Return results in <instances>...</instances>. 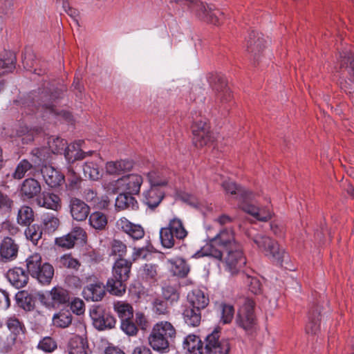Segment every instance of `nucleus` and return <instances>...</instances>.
I'll return each mask as SVG.
<instances>
[{
  "instance_id": "23",
  "label": "nucleus",
  "mask_w": 354,
  "mask_h": 354,
  "mask_svg": "<svg viewBox=\"0 0 354 354\" xmlns=\"http://www.w3.org/2000/svg\"><path fill=\"white\" fill-rule=\"evenodd\" d=\"M118 225L134 241L140 240L145 236V231L141 225L132 223L126 218L120 219L118 221Z\"/></svg>"
},
{
  "instance_id": "28",
  "label": "nucleus",
  "mask_w": 354,
  "mask_h": 354,
  "mask_svg": "<svg viewBox=\"0 0 354 354\" xmlns=\"http://www.w3.org/2000/svg\"><path fill=\"white\" fill-rule=\"evenodd\" d=\"M187 299L191 306L198 309H203L209 304L208 296L199 289H194L189 292Z\"/></svg>"
},
{
  "instance_id": "39",
  "label": "nucleus",
  "mask_w": 354,
  "mask_h": 354,
  "mask_svg": "<svg viewBox=\"0 0 354 354\" xmlns=\"http://www.w3.org/2000/svg\"><path fill=\"white\" fill-rule=\"evenodd\" d=\"M114 310L117 313L121 322L127 319H131L133 315L132 306L124 301H118L114 304Z\"/></svg>"
},
{
  "instance_id": "26",
  "label": "nucleus",
  "mask_w": 354,
  "mask_h": 354,
  "mask_svg": "<svg viewBox=\"0 0 354 354\" xmlns=\"http://www.w3.org/2000/svg\"><path fill=\"white\" fill-rule=\"evenodd\" d=\"M40 183L32 178L25 179L21 183L20 192L21 194L28 199H30L37 196L41 192Z\"/></svg>"
},
{
  "instance_id": "52",
  "label": "nucleus",
  "mask_w": 354,
  "mask_h": 354,
  "mask_svg": "<svg viewBox=\"0 0 354 354\" xmlns=\"http://www.w3.org/2000/svg\"><path fill=\"white\" fill-rule=\"evenodd\" d=\"M152 245H147L141 248L136 250L133 254V259L136 261L139 259H149L152 255Z\"/></svg>"
},
{
  "instance_id": "9",
  "label": "nucleus",
  "mask_w": 354,
  "mask_h": 354,
  "mask_svg": "<svg viewBox=\"0 0 354 354\" xmlns=\"http://www.w3.org/2000/svg\"><path fill=\"white\" fill-rule=\"evenodd\" d=\"M193 143L197 147H202L212 141L209 126L205 120L200 119L194 122L192 126Z\"/></svg>"
},
{
  "instance_id": "7",
  "label": "nucleus",
  "mask_w": 354,
  "mask_h": 354,
  "mask_svg": "<svg viewBox=\"0 0 354 354\" xmlns=\"http://www.w3.org/2000/svg\"><path fill=\"white\" fill-rule=\"evenodd\" d=\"M267 41L263 38L261 32L252 31L247 39L246 50L250 54V58L253 59L254 64L258 63L261 59V55L263 53Z\"/></svg>"
},
{
  "instance_id": "58",
  "label": "nucleus",
  "mask_w": 354,
  "mask_h": 354,
  "mask_svg": "<svg viewBox=\"0 0 354 354\" xmlns=\"http://www.w3.org/2000/svg\"><path fill=\"white\" fill-rule=\"evenodd\" d=\"M43 223L45 227L50 231L55 230L59 226V219L53 215H46L43 218Z\"/></svg>"
},
{
  "instance_id": "47",
  "label": "nucleus",
  "mask_w": 354,
  "mask_h": 354,
  "mask_svg": "<svg viewBox=\"0 0 354 354\" xmlns=\"http://www.w3.org/2000/svg\"><path fill=\"white\" fill-rule=\"evenodd\" d=\"M211 241H216L217 243H233L235 242L234 232L230 230H223L216 234Z\"/></svg>"
},
{
  "instance_id": "15",
  "label": "nucleus",
  "mask_w": 354,
  "mask_h": 354,
  "mask_svg": "<svg viewBox=\"0 0 354 354\" xmlns=\"http://www.w3.org/2000/svg\"><path fill=\"white\" fill-rule=\"evenodd\" d=\"M259 250L274 263L281 266L288 260V254L280 245H259Z\"/></svg>"
},
{
  "instance_id": "43",
  "label": "nucleus",
  "mask_w": 354,
  "mask_h": 354,
  "mask_svg": "<svg viewBox=\"0 0 354 354\" xmlns=\"http://www.w3.org/2000/svg\"><path fill=\"white\" fill-rule=\"evenodd\" d=\"M28 227L25 230L24 234L26 239L32 243H37V241L41 239L42 237V229L41 227L39 225H27Z\"/></svg>"
},
{
  "instance_id": "4",
  "label": "nucleus",
  "mask_w": 354,
  "mask_h": 354,
  "mask_svg": "<svg viewBox=\"0 0 354 354\" xmlns=\"http://www.w3.org/2000/svg\"><path fill=\"white\" fill-rule=\"evenodd\" d=\"M160 243H174L175 241H183L187 236L182 221L174 218L169 222L168 226L162 227L159 232Z\"/></svg>"
},
{
  "instance_id": "8",
  "label": "nucleus",
  "mask_w": 354,
  "mask_h": 354,
  "mask_svg": "<svg viewBox=\"0 0 354 354\" xmlns=\"http://www.w3.org/2000/svg\"><path fill=\"white\" fill-rule=\"evenodd\" d=\"M49 148L53 153H61L64 151L65 157L68 160H75L83 159L85 158L86 154H91L92 152L89 151L88 153L82 151L81 150H76L75 153L73 154L71 147H66L67 142L60 138H51L48 141Z\"/></svg>"
},
{
  "instance_id": "24",
  "label": "nucleus",
  "mask_w": 354,
  "mask_h": 354,
  "mask_svg": "<svg viewBox=\"0 0 354 354\" xmlns=\"http://www.w3.org/2000/svg\"><path fill=\"white\" fill-rule=\"evenodd\" d=\"M68 354H88L87 339L79 335L72 337L68 344Z\"/></svg>"
},
{
  "instance_id": "12",
  "label": "nucleus",
  "mask_w": 354,
  "mask_h": 354,
  "mask_svg": "<svg viewBox=\"0 0 354 354\" xmlns=\"http://www.w3.org/2000/svg\"><path fill=\"white\" fill-rule=\"evenodd\" d=\"M89 314L93 326L100 330L111 329L115 326V319L109 314L105 313L99 306H93L90 310Z\"/></svg>"
},
{
  "instance_id": "40",
  "label": "nucleus",
  "mask_w": 354,
  "mask_h": 354,
  "mask_svg": "<svg viewBox=\"0 0 354 354\" xmlns=\"http://www.w3.org/2000/svg\"><path fill=\"white\" fill-rule=\"evenodd\" d=\"M17 245H0V258L3 262L13 261L17 257Z\"/></svg>"
},
{
  "instance_id": "16",
  "label": "nucleus",
  "mask_w": 354,
  "mask_h": 354,
  "mask_svg": "<svg viewBox=\"0 0 354 354\" xmlns=\"http://www.w3.org/2000/svg\"><path fill=\"white\" fill-rule=\"evenodd\" d=\"M41 173L46 184L51 188L60 187L65 181L64 176L50 165H44Z\"/></svg>"
},
{
  "instance_id": "54",
  "label": "nucleus",
  "mask_w": 354,
  "mask_h": 354,
  "mask_svg": "<svg viewBox=\"0 0 354 354\" xmlns=\"http://www.w3.org/2000/svg\"><path fill=\"white\" fill-rule=\"evenodd\" d=\"M6 227L12 236H5L1 243H15L17 241L16 237L18 235H21L20 230L17 227L9 223L6 224Z\"/></svg>"
},
{
  "instance_id": "53",
  "label": "nucleus",
  "mask_w": 354,
  "mask_h": 354,
  "mask_svg": "<svg viewBox=\"0 0 354 354\" xmlns=\"http://www.w3.org/2000/svg\"><path fill=\"white\" fill-rule=\"evenodd\" d=\"M140 272L142 278L147 280L154 279L157 275V266L153 264H145Z\"/></svg>"
},
{
  "instance_id": "57",
  "label": "nucleus",
  "mask_w": 354,
  "mask_h": 354,
  "mask_svg": "<svg viewBox=\"0 0 354 354\" xmlns=\"http://www.w3.org/2000/svg\"><path fill=\"white\" fill-rule=\"evenodd\" d=\"M38 347L45 352H52L57 348V344L51 337H47L39 342Z\"/></svg>"
},
{
  "instance_id": "35",
  "label": "nucleus",
  "mask_w": 354,
  "mask_h": 354,
  "mask_svg": "<svg viewBox=\"0 0 354 354\" xmlns=\"http://www.w3.org/2000/svg\"><path fill=\"white\" fill-rule=\"evenodd\" d=\"M6 326L10 335L16 336L17 339H24L25 327L15 317H8L6 321Z\"/></svg>"
},
{
  "instance_id": "45",
  "label": "nucleus",
  "mask_w": 354,
  "mask_h": 354,
  "mask_svg": "<svg viewBox=\"0 0 354 354\" xmlns=\"http://www.w3.org/2000/svg\"><path fill=\"white\" fill-rule=\"evenodd\" d=\"M82 180L80 176L77 174L75 171L72 169L68 170V174L67 176V183L66 187L69 191L78 190L82 184Z\"/></svg>"
},
{
  "instance_id": "29",
  "label": "nucleus",
  "mask_w": 354,
  "mask_h": 354,
  "mask_svg": "<svg viewBox=\"0 0 354 354\" xmlns=\"http://www.w3.org/2000/svg\"><path fill=\"white\" fill-rule=\"evenodd\" d=\"M131 267V262L120 258L115 261L113 266V276L127 281L129 277Z\"/></svg>"
},
{
  "instance_id": "59",
  "label": "nucleus",
  "mask_w": 354,
  "mask_h": 354,
  "mask_svg": "<svg viewBox=\"0 0 354 354\" xmlns=\"http://www.w3.org/2000/svg\"><path fill=\"white\" fill-rule=\"evenodd\" d=\"M170 2L176 3H183L192 12H194L197 8H203V2H201L200 0H170Z\"/></svg>"
},
{
  "instance_id": "6",
  "label": "nucleus",
  "mask_w": 354,
  "mask_h": 354,
  "mask_svg": "<svg viewBox=\"0 0 354 354\" xmlns=\"http://www.w3.org/2000/svg\"><path fill=\"white\" fill-rule=\"evenodd\" d=\"M251 198H241L243 202L240 205V208L246 214H248L256 218L257 221L261 222H267L270 221L273 213L272 211L266 206L259 207L250 203L253 200L254 195L250 196Z\"/></svg>"
},
{
  "instance_id": "63",
  "label": "nucleus",
  "mask_w": 354,
  "mask_h": 354,
  "mask_svg": "<svg viewBox=\"0 0 354 354\" xmlns=\"http://www.w3.org/2000/svg\"><path fill=\"white\" fill-rule=\"evenodd\" d=\"M61 263L65 267L76 269L79 266L78 261L70 255H64L60 259Z\"/></svg>"
},
{
  "instance_id": "55",
  "label": "nucleus",
  "mask_w": 354,
  "mask_h": 354,
  "mask_svg": "<svg viewBox=\"0 0 354 354\" xmlns=\"http://www.w3.org/2000/svg\"><path fill=\"white\" fill-rule=\"evenodd\" d=\"M162 295L165 300L171 304L177 301L179 299V294L176 288L172 286H165L162 288Z\"/></svg>"
},
{
  "instance_id": "19",
  "label": "nucleus",
  "mask_w": 354,
  "mask_h": 354,
  "mask_svg": "<svg viewBox=\"0 0 354 354\" xmlns=\"http://www.w3.org/2000/svg\"><path fill=\"white\" fill-rule=\"evenodd\" d=\"M203 8H196L193 13H195L198 17L207 21V23L214 25L220 24V21L221 20V17L223 14L218 10H212L211 7H206L203 3Z\"/></svg>"
},
{
  "instance_id": "48",
  "label": "nucleus",
  "mask_w": 354,
  "mask_h": 354,
  "mask_svg": "<svg viewBox=\"0 0 354 354\" xmlns=\"http://www.w3.org/2000/svg\"><path fill=\"white\" fill-rule=\"evenodd\" d=\"M219 308L221 311V322L225 324L230 323L234 315L233 306L225 303H221Z\"/></svg>"
},
{
  "instance_id": "36",
  "label": "nucleus",
  "mask_w": 354,
  "mask_h": 354,
  "mask_svg": "<svg viewBox=\"0 0 354 354\" xmlns=\"http://www.w3.org/2000/svg\"><path fill=\"white\" fill-rule=\"evenodd\" d=\"M201 309L192 306L187 307L183 311V315L185 323L190 326H196L201 322Z\"/></svg>"
},
{
  "instance_id": "14",
  "label": "nucleus",
  "mask_w": 354,
  "mask_h": 354,
  "mask_svg": "<svg viewBox=\"0 0 354 354\" xmlns=\"http://www.w3.org/2000/svg\"><path fill=\"white\" fill-rule=\"evenodd\" d=\"M68 208L71 216L77 221H85L90 212L89 206L82 200L75 197L70 198Z\"/></svg>"
},
{
  "instance_id": "41",
  "label": "nucleus",
  "mask_w": 354,
  "mask_h": 354,
  "mask_svg": "<svg viewBox=\"0 0 354 354\" xmlns=\"http://www.w3.org/2000/svg\"><path fill=\"white\" fill-rule=\"evenodd\" d=\"M22 342V339H17L13 335H10L5 339L0 338V351L8 353L14 349H17Z\"/></svg>"
},
{
  "instance_id": "38",
  "label": "nucleus",
  "mask_w": 354,
  "mask_h": 354,
  "mask_svg": "<svg viewBox=\"0 0 354 354\" xmlns=\"http://www.w3.org/2000/svg\"><path fill=\"white\" fill-rule=\"evenodd\" d=\"M88 223L93 228L102 230H104L107 225V218L104 213L96 211L90 214Z\"/></svg>"
},
{
  "instance_id": "60",
  "label": "nucleus",
  "mask_w": 354,
  "mask_h": 354,
  "mask_svg": "<svg viewBox=\"0 0 354 354\" xmlns=\"http://www.w3.org/2000/svg\"><path fill=\"white\" fill-rule=\"evenodd\" d=\"M71 309L73 313L77 315L84 314L85 311L84 301L78 298L74 299L71 303Z\"/></svg>"
},
{
  "instance_id": "27",
  "label": "nucleus",
  "mask_w": 354,
  "mask_h": 354,
  "mask_svg": "<svg viewBox=\"0 0 354 354\" xmlns=\"http://www.w3.org/2000/svg\"><path fill=\"white\" fill-rule=\"evenodd\" d=\"M115 208L118 210H136L138 203L135 197L129 193H120L115 198Z\"/></svg>"
},
{
  "instance_id": "61",
  "label": "nucleus",
  "mask_w": 354,
  "mask_h": 354,
  "mask_svg": "<svg viewBox=\"0 0 354 354\" xmlns=\"http://www.w3.org/2000/svg\"><path fill=\"white\" fill-rule=\"evenodd\" d=\"M167 304L161 299H156L153 303V311L158 315H165L167 313Z\"/></svg>"
},
{
  "instance_id": "51",
  "label": "nucleus",
  "mask_w": 354,
  "mask_h": 354,
  "mask_svg": "<svg viewBox=\"0 0 354 354\" xmlns=\"http://www.w3.org/2000/svg\"><path fill=\"white\" fill-rule=\"evenodd\" d=\"M320 328L319 315L317 313L310 314L308 322L306 326L308 333L315 334Z\"/></svg>"
},
{
  "instance_id": "37",
  "label": "nucleus",
  "mask_w": 354,
  "mask_h": 354,
  "mask_svg": "<svg viewBox=\"0 0 354 354\" xmlns=\"http://www.w3.org/2000/svg\"><path fill=\"white\" fill-rule=\"evenodd\" d=\"M34 221V212L32 209L26 205L21 207L18 210L17 221L22 226H27Z\"/></svg>"
},
{
  "instance_id": "21",
  "label": "nucleus",
  "mask_w": 354,
  "mask_h": 354,
  "mask_svg": "<svg viewBox=\"0 0 354 354\" xmlns=\"http://www.w3.org/2000/svg\"><path fill=\"white\" fill-rule=\"evenodd\" d=\"M165 196L164 192L160 187H150L143 192V203L151 209L157 207Z\"/></svg>"
},
{
  "instance_id": "56",
  "label": "nucleus",
  "mask_w": 354,
  "mask_h": 354,
  "mask_svg": "<svg viewBox=\"0 0 354 354\" xmlns=\"http://www.w3.org/2000/svg\"><path fill=\"white\" fill-rule=\"evenodd\" d=\"M120 328L122 330L129 336H135L138 332L136 324L131 322V319L122 321Z\"/></svg>"
},
{
  "instance_id": "5",
  "label": "nucleus",
  "mask_w": 354,
  "mask_h": 354,
  "mask_svg": "<svg viewBox=\"0 0 354 354\" xmlns=\"http://www.w3.org/2000/svg\"><path fill=\"white\" fill-rule=\"evenodd\" d=\"M254 305L252 299H245L239 308L236 322L245 330H251L255 325Z\"/></svg>"
},
{
  "instance_id": "50",
  "label": "nucleus",
  "mask_w": 354,
  "mask_h": 354,
  "mask_svg": "<svg viewBox=\"0 0 354 354\" xmlns=\"http://www.w3.org/2000/svg\"><path fill=\"white\" fill-rule=\"evenodd\" d=\"M147 178L150 187H160L167 185L168 183L166 178L162 176L159 172L156 171L149 172Z\"/></svg>"
},
{
  "instance_id": "32",
  "label": "nucleus",
  "mask_w": 354,
  "mask_h": 354,
  "mask_svg": "<svg viewBox=\"0 0 354 354\" xmlns=\"http://www.w3.org/2000/svg\"><path fill=\"white\" fill-rule=\"evenodd\" d=\"M133 167L131 161L122 160L116 162H108L106 165V172L110 174H120L130 170Z\"/></svg>"
},
{
  "instance_id": "13",
  "label": "nucleus",
  "mask_w": 354,
  "mask_h": 354,
  "mask_svg": "<svg viewBox=\"0 0 354 354\" xmlns=\"http://www.w3.org/2000/svg\"><path fill=\"white\" fill-rule=\"evenodd\" d=\"M142 182V177L140 175L131 174L118 178L116 180V186L130 194H138Z\"/></svg>"
},
{
  "instance_id": "34",
  "label": "nucleus",
  "mask_w": 354,
  "mask_h": 354,
  "mask_svg": "<svg viewBox=\"0 0 354 354\" xmlns=\"http://www.w3.org/2000/svg\"><path fill=\"white\" fill-rule=\"evenodd\" d=\"M126 280L113 277L108 279L106 283L107 290L111 295L115 296H122L126 291Z\"/></svg>"
},
{
  "instance_id": "1",
  "label": "nucleus",
  "mask_w": 354,
  "mask_h": 354,
  "mask_svg": "<svg viewBox=\"0 0 354 354\" xmlns=\"http://www.w3.org/2000/svg\"><path fill=\"white\" fill-rule=\"evenodd\" d=\"M227 245H204L200 251L193 255V257H211L221 259L223 255V251L225 250L227 252V256L225 258L226 270H227L231 274H234L245 264V258L241 250L228 248H227Z\"/></svg>"
},
{
  "instance_id": "62",
  "label": "nucleus",
  "mask_w": 354,
  "mask_h": 354,
  "mask_svg": "<svg viewBox=\"0 0 354 354\" xmlns=\"http://www.w3.org/2000/svg\"><path fill=\"white\" fill-rule=\"evenodd\" d=\"M343 59L342 62L344 64L346 61H349V66H348V73L350 76L351 81L354 84V55H347L346 53H344V56H341Z\"/></svg>"
},
{
  "instance_id": "3",
  "label": "nucleus",
  "mask_w": 354,
  "mask_h": 354,
  "mask_svg": "<svg viewBox=\"0 0 354 354\" xmlns=\"http://www.w3.org/2000/svg\"><path fill=\"white\" fill-rule=\"evenodd\" d=\"M26 267L30 275L42 284H49L54 275V268L48 263L41 264L40 254L35 253L26 259Z\"/></svg>"
},
{
  "instance_id": "22",
  "label": "nucleus",
  "mask_w": 354,
  "mask_h": 354,
  "mask_svg": "<svg viewBox=\"0 0 354 354\" xmlns=\"http://www.w3.org/2000/svg\"><path fill=\"white\" fill-rule=\"evenodd\" d=\"M10 283L17 288L24 287L28 281V275L21 268L15 267L10 269L6 274Z\"/></svg>"
},
{
  "instance_id": "11",
  "label": "nucleus",
  "mask_w": 354,
  "mask_h": 354,
  "mask_svg": "<svg viewBox=\"0 0 354 354\" xmlns=\"http://www.w3.org/2000/svg\"><path fill=\"white\" fill-rule=\"evenodd\" d=\"M39 299L47 307H55L69 301L68 292L62 287H54L46 294L39 295Z\"/></svg>"
},
{
  "instance_id": "2",
  "label": "nucleus",
  "mask_w": 354,
  "mask_h": 354,
  "mask_svg": "<svg viewBox=\"0 0 354 354\" xmlns=\"http://www.w3.org/2000/svg\"><path fill=\"white\" fill-rule=\"evenodd\" d=\"M176 335V330L171 323L160 321L153 326L148 336V343L154 351L166 353Z\"/></svg>"
},
{
  "instance_id": "31",
  "label": "nucleus",
  "mask_w": 354,
  "mask_h": 354,
  "mask_svg": "<svg viewBox=\"0 0 354 354\" xmlns=\"http://www.w3.org/2000/svg\"><path fill=\"white\" fill-rule=\"evenodd\" d=\"M183 346L189 354H201V351L203 349L201 340L195 335H187L183 341Z\"/></svg>"
},
{
  "instance_id": "20",
  "label": "nucleus",
  "mask_w": 354,
  "mask_h": 354,
  "mask_svg": "<svg viewBox=\"0 0 354 354\" xmlns=\"http://www.w3.org/2000/svg\"><path fill=\"white\" fill-rule=\"evenodd\" d=\"M105 295V288L102 283L96 281L87 285L83 290V295L87 301H98Z\"/></svg>"
},
{
  "instance_id": "49",
  "label": "nucleus",
  "mask_w": 354,
  "mask_h": 354,
  "mask_svg": "<svg viewBox=\"0 0 354 354\" xmlns=\"http://www.w3.org/2000/svg\"><path fill=\"white\" fill-rule=\"evenodd\" d=\"M32 167V165L27 160H21L17 165L12 177L15 179H21L24 177L26 173Z\"/></svg>"
},
{
  "instance_id": "33",
  "label": "nucleus",
  "mask_w": 354,
  "mask_h": 354,
  "mask_svg": "<svg viewBox=\"0 0 354 354\" xmlns=\"http://www.w3.org/2000/svg\"><path fill=\"white\" fill-rule=\"evenodd\" d=\"M222 186L227 193L230 194H237L241 198H251L250 196L252 192L245 188L237 185L232 180H225L223 183Z\"/></svg>"
},
{
  "instance_id": "42",
  "label": "nucleus",
  "mask_w": 354,
  "mask_h": 354,
  "mask_svg": "<svg viewBox=\"0 0 354 354\" xmlns=\"http://www.w3.org/2000/svg\"><path fill=\"white\" fill-rule=\"evenodd\" d=\"M84 175L92 180H97L101 177L99 167L93 161H86L82 165Z\"/></svg>"
},
{
  "instance_id": "17",
  "label": "nucleus",
  "mask_w": 354,
  "mask_h": 354,
  "mask_svg": "<svg viewBox=\"0 0 354 354\" xmlns=\"http://www.w3.org/2000/svg\"><path fill=\"white\" fill-rule=\"evenodd\" d=\"M210 84H212L213 90L216 93V100H219L221 102H225L231 99L230 88L222 76L216 75L212 77Z\"/></svg>"
},
{
  "instance_id": "18",
  "label": "nucleus",
  "mask_w": 354,
  "mask_h": 354,
  "mask_svg": "<svg viewBox=\"0 0 354 354\" xmlns=\"http://www.w3.org/2000/svg\"><path fill=\"white\" fill-rule=\"evenodd\" d=\"M86 233L80 227H75L67 234L55 238V243H86Z\"/></svg>"
},
{
  "instance_id": "10",
  "label": "nucleus",
  "mask_w": 354,
  "mask_h": 354,
  "mask_svg": "<svg viewBox=\"0 0 354 354\" xmlns=\"http://www.w3.org/2000/svg\"><path fill=\"white\" fill-rule=\"evenodd\" d=\"M230 350L227 340H219L218 332H212L205 339V346L201 354H227Z\"/></svg>"
},
{
  "instance_id": "46",
  "label": "nucleus",
  "mask_w": 354,
  "mask_h": 354,
  "mask_svg": "<svg viewBox=\"0 0 354 354\" xmlns=\"http://www.w3.org/2000/svg\"><path fill=\"white\" fill-rule=\"evenodd\" d=\"M15 58L11 53H7L6 58H0V76L11 72L15 68Z\"/></svg>"
},
{
  "instance_id": "44",
  "label": "nucleus",
  "mask_w": 354,
  "mask_h": 354,
  "mask_svg": "<svg viewBox=\"0 0 354 354\" xmlns=\"http://www.w3.org/2000/svg\"><path fill=\"white\" fill-rule=\"evenodd\" d=\"M72 322V317L68 312H60L53 317V325L59 328H66Z\"/></svg>"
},
{
  "instance_id": "30",
  "label": "nucleus",
  "mask_w": 354,
  "mask_h": 354,
  "mask_svg": "<svg viewBox=\"0 0 354 354\" xmlns=\"http://www.w3.org/2000/svg\"><path fill=\"white\" fill-rule=\"evenodd\" d=\"M168 262L170 264V270L174 275L179 277H185L190 270L189 266L183 259L176 258L169 259Z\"/></svg>"
},
{
  "instance_id": "25",
  "label": "nucleus",
  "mask_w": 354,
  "mask_h": 354,
  "mask_svg": "<svg viewBox=\"0 0 354 354\" xmlns=\"http://www.w3.org/2000/svg\"><path fill=\"white\" fill-rule=\"evenodd\" d=\"M60 201L58 195L46 192H44L36 199L39 206L53 210H57L60 207Z\"/></svg>"
},
{
  "instance_id": "64",
  "label": "nucleus",
  "mask_w": 354,
  "mask_h": 354,
  "mask_svg": "<svg viewBox=\"0 0 354 354\" xmlns=\"http://www.w3.org/2000/svg\"><path fill=\"white\" fill-rule=\"evenodd\" d=\"M135 322L142 330H146L148 327V321L145 315L140 312H137L135 315Z\"/></svg>"
}]
</instances>
